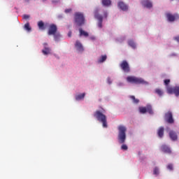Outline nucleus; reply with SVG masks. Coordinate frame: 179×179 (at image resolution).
<instances>
[{
	"instance_id": "nucleus-7",
	"label": "nucleus",
	"mask_w": 179,
	"mask_h": 179,
	"mask_svg": "<svg viewBox=\"0 0 179 179\" xmlns=\"http://www.w3.org/2000/svg\"><path fill=\"white\" fill-rule=\"evenodd\" d=\"M167 92L169 94H175L176 97H178L179 96V87H167Z\"/></svg>"
},
{
	"instance_id": "nucleus-36",
	"label": "nucleus",
	"mask_w": 179,
	"mask_h": 179,
	"mask_svg": "<svg viewBox=\"0 0 179 179\" xmlns=\"http://www.w3.org/2000/svg\"><path fill=\"white\" fill-rule=\"evenodd\" d=\"M173 39H174L176 41H177V43H179V36L174 37Z\"/></svg>"
},
{
	"instance_id": "nucleus-31",
	"label": "nucleus",
	"mask_w": 179,
	"mask_h": 179,
	"mask_svg": "<svg viewBox=\"0 0 179 179\" xmlns=\"http://www.w3.org/2000/svg\"><path fill=\"white\" fill-rule=\"evenodd\" d=\"M121 149L122 150H128V145H127L126 144H123L121 146Z\"/></svg>"
},
{
	"instance_id": "nucleus-22",
	"label": "nucleus",
	"mask_w": 179,
	"mask_h": 179,
	"mask_svg": "<svg viewBox=\"0 0 179 179\" xmlns=\"http://www.w3.org/2000/svg\"><path fill=\"white\" fill-rule=\"evenodd\" d=\"M85 93L76 95V100H77V101H79V100H83V99H85Z\"/></svg>"
},
{
	"instance_id": "nucleus-27",
	"label": "nucleus",
	"mask_w": 179,
	"mask_h": 179,
	"mask_svg": "<svg viewBox=\"0 0 179 179\" xmlns=\"http://www.w3.org/2000/svg\"><path fill=\"white\" fill-rule=\"evenodd\" d=\"M147 113H149V114H153V110L152 109V106H146Z\"/></svg>"
},
{
	"instance_id": "nucleus-20",
	"label": "nucleus",
	"mask_w": 179,
	"mask_h": 179,
	"mask_svg": "<svg viewBox=\"0 0 179 179\" xmlns=\"http://www.w3.org/2000/svg\"><path fill=\"white\" fill-rule=\"evenodd\" d=\"M107 59V55H101L99 59H98V64H103Z\"/></svg>"
},
{
	"instance_id": "nucleus-28",
	"label": "nucleus",
	"mask_w": 179,
	"mask_h": 179,
	"mask_svg": "<svg viewBox=\"0 0 179 179\" xmlns=\"http://www.w3.org/2000/svg\"><path fill=\"white\" fill-rule=\"evenodd\" d=\"M155 93H157V94H158V96H159L160 97H162V96H163V91H162V90H160V89H156Z\"/></svg>"
},
{
	"instance_id": "nucleus-33",
	"label": "nucleus",
	"mask_w": 179,
	"mask_h": 179,
	"mask_svg": "<svg viewBox=\"0 0 179 179\" xmlns=\"http://www.w3.org/2000/svg\"><path fill=\"white\" fill-rule=\"evenodd\" d=\"M167 169H168V170L173 171V164H168Z\"/></svg>"
},
{
	"instance_id": "nucleus-9",
	"label": "nucleus",
	"mask_w": 179,
	"mask_h": 179,
	"mask_svg": "<svg viewBox=\"0 0 179 179\" xmlns=\"http://www.w3.org/2000/svg\"><path fill=\"white\" fill-rule=\"evenodd\" d=\"M94 16L95 18L99 20L98 27L99 29H101V27H103V16L100 15V14H99L97 12H95Z\"/></svg>"
},
{
	"instance_id": "nucleus-23",
	"label": "nucleus",
	"mask_w": 179,
	"mask_h": 179,
	"mask_svg": "<svg viewBox=\"0 0 179 179\" xmlns=\"http://www.w3.org/2000/svg\"><path fill=\"white\" fill-rule=\"evenodd\" d=\"M103 6H110L111 5V0H102Z\"/></svg>"
},
{
	"instance_id": "nucleus-15",
	"label": "nucleus",
	"mask_w": 179,
	"mask_h": 179,
	"mask_svg": "<svg viewBox=\"0 0 179 179\" xmlns=\"http://www.w3.org/2000/svg\"><path fill=\"white\" fill-rule=\"evenodd\" d=\"M38 27L39 30L44 31L47 28V25L45 24H44V22L43 21H39L38 22Z\"/></svg>"
},
{
	"instance_id": "nucleus-39",
	"label": "nucleus",
	"mask_w": 179,
	"mask_h": 179,
	"mask_svg": "<svg viewBox=\"0 0 179 179\" xmlns=\"http://www.w3.org/2000/svg\"><path fill=\"white\" fill-rule=\"evenodd\" d=\"M90 40H96V37H94V36H91V37H90Z\"/></svg>"
},
{
	"instance_id": "nucleus-38",
	"label": "nucleus",
	"mask_w": 179,
	"mask_h": 179,
	"mask_svg": "<svg viewBox=\"0 0 179 179\" xmlns=\"http://www.w3.org/2000/svg\"><path fill=\"white\" fill-rule=\"evenodd\" d=\"M68 36L69 37H72V31H69V33H68Z\"/></svg>"
},
{
	"instance_id": "nucleus-35",
	"label": "nucleus",
	"mask_w": 179,
	"mask_h": 179,
	"mask_svg": "<svg viewBox=\"0 0 179 179\" xmlns=\"http://www.w3.org/2000/svg\"><path fill=\"white\" fill-rule=\"evenodd\" d=\"M70 12H72V9L68 8L65 10V13H69Z\"/></svg>"
},
{
	"instance_id": "nucleus-1",
	"label": "nucleus",
	"mask_w": 179,
	"mask_h": 179,
	"mask_svg": "<svg viewBox=\"0 0 179 179\" xmlns=\"http://www.w3.org/2000/svg\"><path fill=\"white\" fill-rule=\"evenodd\" d=\"M94 117L99 121L101 122L102 127L103 128H107L108 126L107 125V116L103 113V112L100 110H96L94 113Z\"/></svg>"
},
{
	"instance_id": "nucleus-30",
	"label": "nucleus",
	"mask_w": 179,
	"mask_h": 179,
	"mask_svg": "<svg viewBox=\"0 0 179 179\" xmlns=\"http://www.w3.org/2000/svg\"><path fill=\"white\" fill-rule=\"evenodd\" d=\"M153 174H155V176H158V174H159V168L155 167L154 169Z\"/></svg>"
},
{
	"instance_id": "nucleus-6",
	"label": "nucleus",
	"mask_w": 179,
	"mask_h": 179,
	"mask_svg": "<svg viewBox=\"0 0 179 179\" xmlns=\"http://www.w3.org/2000/svg\"><path fill=\"white\" fill-rule=\"evenodd\" d=\"M58 27L55 24H51L48 27V36H52L56 33H58Z\"/></svg>"
},
{
	"instance_id": "nucleus-4",
	"label": "nucleus",
	"mask_w": 179,
	"mask_h": 179,
	"mask_svg": "<svg viewBox=\"0 0 179 179\" xmlns=\"http://www.w3.org/2000/svg\"><path fill=\"white\" fill-rule=\"evenodd\" d=\"M127 81L129 83H135V85H141L145 83V80L142 78H136L135 76H128L127 78Z\"/></svg>"
},
{
	"instance_id": "nucleus-21",
	"label": "nucleus",
	"mask_w": 179,
	"mask_h": 179,
	"mask_svg": "<svg viewBox=\"0 0 179 179\" xmlns=\"http://www.w3.org/2000/svg\"><path fill=\"white\" fill-rule=\"evenodd\" d=\"M52 36H54V40L55 41H59V40L61 38V34H59V32H56Z\"/></svg>"
},
{
	"instance_id": "nucleus-16",
	"label": "nucleus",
	"mask_w": 179,
	"mask_h": 179,
	"mask_svg": "<svg viewBox=\"0 0 179 179\" xmlns=\"http://www.w3.org/2000/svg\"><path fill=\"white\" fill-rule=\"evenodd\" d=\"M76 48H77L78 51H83V45H82V43L79 41H77L76 42Z\"/></svg>"
},
{
	"instance_id": "nucleus-11",
	"label": "nucleus",
	"mask_w": 179,
	"mask_h": 179,
	"mask_svg": "<svg viewBox=\"0 0 179 179\" xmlns=\"http://www.w3.org/2000/svg\"><path fill=\"white\" fill-rule=\"evenodd\" d=\"M141 4L143 6H145V8H152L153 6V4L149 1V0H143L141 1Z\"/></svg>"
},
{
	"instance_id": "nucleus-10",
	"label": "nucleus",
	"mask_w": 179,
	"mask_h": 179,
	"mask_svg": "<svg viewBox=\"0 0 179 179\" xmlns=\"http://www.w3.org/2000/svg\"><path fill=\"white\" fill-rule=\"evenodd\" d=\"M166 17L169 20V22H174L176 19H178V15L177 14H171L170 13H166Z\"/></svg>"
},
{
	"instance_id": "nucleus-40",
	"label": "nucleus",
	"mask_w": 179,
	"mask_h": 179,
	"mask_svg": "<svg viewBox=\"0 0 179 179\" xmlns=\"http://www.w3.org/2000/svg\"><path fill=\"white\" fill-rule=\"evenodd\" d=\"M27 2H29L30 0H27Z\"/></svg>"
},
{
	"instance_id": "nucleus-37",
	"label": "nucleus",
	"mask_w": 179,
	"mask_h": 179,
	"mask_svg": "<svg viewBox=\"0 0 179 179\" xmlns=\"http://www.w3.org/2000/svg\"><path fill=\"white\" fill-rule=\"evenodd\" d=\"M107 82H108V83L109 85H111V83H112L111 78H107Z\"/></svg>"
},
{
	"instance_id": "nucleus-34",
	"label": "nucleus",
	"mask_w": 179,
	"mask_h": 179,
	"mask_svg": "<svg viewBox=\"0 0 179 179\" xmlns=\"http://www.w3.org/2000/svg\"><path fill=\"white\" fill-rule=\"evenodd\" d=\"M29 17H30V15H24L22 19L27 20V19H29Z\"/></svg>"
},
{
	"instance_id": "nucleus-12",
	"label": "nucleus",
	"mask_w": 179,
	"mask_h": 179,
	"mask_svg": "<svg viewBox=\"0 0 179 179\" xmlns=\"http://www.w3.org/2000/svg\"><path fill=\"white\" fill-rule=\"evenodd\" d=\"M118 8L121 9L122 10H128V6L125 4L123 1H119L117 3Z\"/></svg>"
},
{
	"instance_id": "nucleus-3",
	"label": "nucleus",
	"mask_w": 179,
	"mask_h": 179,
	"mask_svg": "<svg viewBox=\"0 0 179 179\" xmlns=\"http://www.w3.org/2000/svg\"><path fill=\"white\" fill-rule=\"evenodd\" d=\"M75 22L78 26H82L85 24V16L82 13H75Z\"/></svg>"
},
{
	"instance_id": "nucleus-24",
	"label": "nucleus",
	"mask_w": 179,
	"mask_h": 179,
	"mask_svg": "<svg viewBox=\"0 0 179 179\" xmlns=\"http://www.w3.org/2000/svg\"><path fill=\"white\" fill-rule=\"evenodd\" d=\"M24 30H27V31H31V27H30V24L29 22L26 23L24 26Z\"/></svg>"
},
{
	"instance_id": "nucleus-18",
	"label": "nucleus",
	"mask_w": 179,
	"mask_h": 179,
	"mask_svg": "<svg viewBox=\"0 0 179 179\" xmlns=\"http://www.w3.org/2000/svg\"><path fill=\"white\" fill-rule=\"evenodd\" d=\"M169 136L171 138V139H172V141H177V134H176V132L171 131L169 132Z\"/></svg>"
},
{
	"instance_id": "nucleus-19",
	"label": "nucleus",
	"mask_w": 179,
	"mask_h": 179,
	"mask_svg": "<svg viewBox=\"0 0 179 179\" xmlns=\"http://www.w3.org/2000/svg\"><path fill=\"white\" fill-rule=\"evenodd\" d=\"M79 31H80V37H81V36H83L84 37H89V33L86 32L85 31H83V29H82V28L79 29Z\"/></svg>"
},
{
	"instance_id": "nucleus-13",
	"label": "nucleus",
	"mask_w": 179,
	"mask_h": 179,
	"mask_svg": "<svg viewBox=\"0 0 179 179\" xmlns=\"http://www.w3.org/2000/svg\"><path fill=\"white\" fill-rule=\"evenodd\" d=\"M161 149L162 151L164 152V153H168L169 155H171V150L170 149V148H169V146L166 145H162Z\"/></svg>"
},
{
	"instance_id": "nucleus-29",
	"label": "nucleus",
	"mask_w": 179,
	"mask_h": 179,
	"mask_svg": "<svg viewBox=\"0 0 179 179\" xmlns=\"http://www.w3.org/2000/svg\"><path fill=\"white\" fill-rule=\"evenodd\" d=\"M139 111L142 114H145V113H147L146 107H140L139 108Z\"/></svg>"
},
{
	"instance_id": "nucleus-14",
	"label": "nucleus",
	"mask_w": 179,
	"mask_h": 179,
	"mask_svg": "<svg viewBox=\"0 0 179 179\" xmlns=\"http://www.w3.org/2000/svg\"><path fill=\"white\" fill-rule=\"evenodd\" d=\"M47 45V43H44V49L42 50L43 55H48L51 51L50 48H48Z\"/></svg>"
},
{
	"instance_id": "nucleus-25",
	"label": "nucleus",
	"mask_w": 179,
	"mask_h": 179,
	"mask_svg": "<svg viewBox=\"0 0 179 179\" xmlns=\"http://www.w3.org/2000/svg\"><path fill=\"white\" fill-rule=\"evenodd\" d=\"M128 44L129 45H130V47H131V48H136V45L135 44V42H134V41H129Z\"/></svg>"
},
{
	"instance_id": "nucleus-41",
	"label": "nucleus",
	"mask_w": 179,
	"mask_h": 179,
	"mask_svg": "<svg viewBox=\"0 0 179 179\" xmlns=\"http://www.w3.org/2000/svg\"><path fill=\"white\" fill-rule=\"evenodd\" d=\"M43 1H45V0H43Z\"/></svg>"
},
{
	"instance_id": "nucleus-2",
	"label": "nucleus",
	"mask_w": 179,
	"mask_h": 179,
	"mask_svg": "<svg viewBox=\"0 0 179 179\" xmlns=\"http://www.w3.org/2000/svg\"><path fill=\"white\" fill-rule=\"evenodd\" d=\"M118 129V135H117V141L119 143H125V141L127 140V127L124 126H119L117 127Z\"/></svg>"
},
{
	"instance_id": "nucleus-26",
	"label": "nucleus",
	"mask_w": 179,
	"mask_h": 179,
	"mask_svg": "<svg viewBox=\"0 0 179 179\" xmlns=\"http://www.w3.org/2000/svg\"><path fill=\"white\" fill-rule=\"evenodd\" d=\"M130 99H131L133 103H134L135 104H138V103H139V99L135 98V96L134 95L130 96Z\"/></svg>"
},
{
	"instance_id": "nucleus-5",
	"label": "nucleus",
	"mask_w": 179,
	"mask_h": 179,
	"mask_svg": "<svg viewBox=\"0 0 179 179\" xmlns=\"http://www.w3.org/2000/svg\"><path fill=\"white\" fill-rule=\"evenodd\" d=\"M121 69L124 71L126 73L131 72V69L129 68V64L127 60H123L120 64Z\"/></svg>"
},
{
	"instance_id": "nucleus-32",
	"label": "nucleus",
	"mask_w": 179,
	"mask_h": 179,
	"mask_svg": "<svg viewBox=\"0 0 179 179\" xmlns=\"http://www.w3.org/2000/svg\"><path fill=\"white\" fill-rule=\"evenodd\" d=\"M164 83L165 86H169V85L170 84V79L164 80Z\"/></svg>"
},
{
	"instance_id": "nucleus-17",
	"label": "nucleus",
	"mask_w": 179,
	"mask_h": 179,
	"mask_svg": "<svg viewBox=\"0 0 179 179\" xmlns=\"http://www.w3.org/2000/svg\"><path fill=\"white\" fill-rule=\"evenodd\" d=\"M157 135H158L159 138H162V136H164V127H159V129H158V131H157Z\"/></svg>"
},
{
	"instance_id": "nucleus-8",
	"label": "nucleus",
	"mask_w": 179,
	"mask_h": 179,
	"mask_svg": "<svg viewBox=\"0 0 179 179\" xmlns=\"http://www.w3.org/2000/svg\"><path fill=\"white\" fill-rule=\"evenodd\" d=\"M164 120L168 124H174V118H173V113L168 111L165 113Z\"/></svg>"
}]
</instances>
